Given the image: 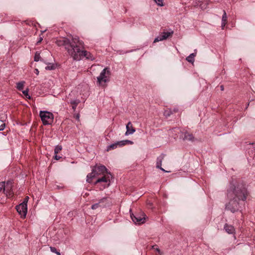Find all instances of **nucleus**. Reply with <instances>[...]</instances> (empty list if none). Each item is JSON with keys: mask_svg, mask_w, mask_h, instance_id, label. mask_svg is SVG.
Masks as SVG:
<instances>
[{"mask_svg": "<svg viewBox=\"0 0 255 255\" xmlns=\"http://www.w3.org/2000/svg\"><path fill=\"white\" fill-rule=\"evenodd\" d=\"M250 193L246 185L243 182L232 180L227 190V195L229 199L236 198L238 201H245Z\"/></svg>", "mask_w": 255, "mask_h": 255, "instance_id": "1", "label": "nucleus"}, {"mask_svg": "<svg viewBox=\"0 0 255 255\" xmlns=\"http://www.w3.org/2000/svg\"><path fill=\"white\" fill-rule=\"evenodd\" d=\"M74 41V42L77 44L76 45L75 51L72 56L74 60L79 61L84 57L89 60L93 61L95 60V57L93 54L86 50H82L84 45V42L82 40L75 38Z\"/></svg>", "mask_w": 255, "mask_h": 255, "instance_id": "2", "label": "nucleus"}, {"mask_svg": "<svg viewBox=\"0 0 255 255\" xmlns=\"http://www.w3.org/2000/svg\"><path fill=\"white\" fill-rule=\"evenodd\" d=\"M75 38L80 39L77 36H72L71 41L67 38L62 37L57 39L55 42L58 46H64L69 55L72 57L77 45L74 42Z\"/></svg>", "mask_w": 255, "mask_h": 255, "instance_id": "3", "label": "nucleus"}, {"mask_svg": "<svg viewBox=\"0 0 255 255\" xmlns=\"http://www.w3.org/2000/svg\"><path fill=\"white\" fill-rule=\"evenodd\" d=\"M112 178L113 176L111 173H107L103 175L102 177H98L94 184L98 186L99 190H103L110 186L111 183L110 180Z\"/></svg>", "mask_w": 255, "mask_h": 255, "instance_id": "4", "label": "nucleus"}, {"mask_svg": "<svg viewBox=\"0 0 255 255\" xmlns=\"http://www.w3.org/2000/svg\"><path fill=\"white\" fill-rule=\"evenodd\" d=\"M111 73L109 68H104L100 73V75L97 77V83L99 85H102L103 83L109 82L110 80Z\"/></svg>", "mask_w": 255, "mask_h": 255, "instance_id": "5", "label": "nucleus"}, {"mask_svg": "<svg viewBox=\"0 0 255 255\" xmlns=\"http://www.w3.org/2000/svg\"><path fill=\"white\" fill-rule=\"evenodd\" d=\"M39 116L43 125H47L51 124L53 122V114L47 111H40Z\"/></svg>", "mask_w": 255, "mask_h": 255, "instance_id": "6", "label": "nucleus"}, {"mask_svg": "<svg viewBox=\"0 0 255 255\" xmlns=\"http://www.w3.org/2000/svg\"><path fill=\"white\" fill-rule=\"evenodd\" d=\"M130 217L132 221L136 224L140 225L145 222L146 215L141 211L134 214L132 213L130 214Z\"/></svg>", "mask_w": 255, "mask_h": 255, "instance_id": "7", "label": "nucleus"}, {"mask_svg": "<svg viewBox=\"0 0 255 255\" xmlns=\"http://www.w3.org/2000/svg\"><path fill=\"white\" fill-rule=\"evenodd\" d=\"M239 201L236 198L230 199V201L226 205V209L232 213L239 210Z\"/></svg>", "mask_w": 255, "mask_h": 255, "instance_id": "8", "label": "nucleus"}, {"mask_svg": "<svg viewBox=\"0 0 255 255\" xmlns=\"http://www.w3.org/2000/svg\"><path fill=\"white\" fill-rule=\"evenodd\" d=\"M173 34V31L172 30L168 32L163 31L162 32H161L159 35L154 39L153 42L156 43L159 42V41L165 40L168 38L171 37Z\"/></svg>", "mask_w": 255, "mask_h": 255, "instance_id": "9", "label": "nucleus"}, {"mask_svg": "<svg viewBox=\"0 0 255 255\" xmlns=\"http://www.w3.org/2000/svg\"><path fill=\"white\" fill-rule=\"evenodd\" d=\"M12 182L11 181H8L4 183V192L6 194V196L8 198H12L13 196V192L12 190Z\"/></svg>", "mask_w": 255, "mask_h": 255, "instance_id": "10", "label": "nucleus"}, {"mask_svg": "<svg viewBox=\"0 0 255 255\" xmlns=\"http://www.w3.org/2000/svg\"><path fill=\"white\" fill-rule=\"evenodd\" d=\"M16 209L17 212L23 218H25L27 213V205L25 204V201L23 202L16 206Z\"/></svg>", "mask_w": 255, "mask_h": 255, "instance_id": "11", "label": "nucleus"}, {"mask_svg": "<svg viewBox=\"0 0 255 255\" xmlns=\"http://www.w3.org/2000/svg\"><path fill=\"white\" fill-rule=\"evenodd\" d=\"M93 171L97 176L99 175H103L107 173H109L107 168L104 165L94 166L93 168Z\"/></svg>", "mask_w": 255, "mask_h": 255, "instance_id": "12", "label": "nucleus"}, {"mask_svg": "<svg viewBox=\"0 0 255 255\" xmlns=\"http://www.w3.org/2000/svg\"><path fill=\"white\" fill-rule=\"evenodd\" d=\"M108 201V199L107 198H103L100 199L98 203L92 205L91 208L93 210H95L99 207H105Z\"/></svg>", "mask_w": 255, "mask_h": 255, "instance_id": "13", "label": "nucleus"}, {"mask_svg": "<svg viewBox=\"0 0 255 255\" xmlns=\"http://www.w3.org/2000/svg\"><path fill=\"white\" fill-rule=\"evenodd\" d=\"M165 155L164 154H161L159 156H158L157 158L156 166V168L161 169L163 172H168V171L165 170L164 169H163L161 167L162 162L165 157Z\"/></svg>", "mask_w": 255, "mask_h": 255, "instance_id": "14", "label": "nucleus"}, {"mask_svg": "<svg viewBox=\"0 0 255 255\" xmlns=\"http://www.w3.org/2000/svg\"><path fill=\"white\" fill-rule=\"evenodd\" d=\"M127 131L125 133L126 135L132 134L135 131V128L132 127V124L129 122L126 126Z\"/></svg>", "mask_w": 255, "mask_h": 255, "instance_id": "15", "label": "nucleus"}, {"mask_svg": "<svg viewBox=\"0 0 255 255\" xmlns=\"http://www.w3.org/2000/svg\"><path fill=\"white\" fill-rule=\"evenodd\" d=\"M224 229L225 231L229 234H235V229L234 226L231 225H229L228 224H225L224 226Z\"/></svg>", "mask_w": 255, "mask_h": 255, "instance_id": "16", "label": "nucleus"}, {"mask_svg": "<svg viewBox=\"0 0 255 255\" xmlns=\"http://www.w3.org/2000/svg\"><path fill=\"white\" fill-rule=\"evenodd\" d=\"M183 139L187 140L191 142H194L196 140L193 134L188 131H185L184 132V136L183 137Z\"/></svg>", "mask_w": 255, "mask_h": 255, "instance_id": "17", "label": "nucleus"}, {"mask_svg": "<svg viewBox=\"0 0 255 255\" xmlns=\"http://www.w3.org/2000/svg\"><path fill=\"white\" fill-rule=\"evenodd\" d=\"M227 22V14L225 11V10H224V13L222 16V29H224V27L225 26Z\"/></svg>", "mask_w": 255, "mask_h": 255, "instance_id": "18", "label": "nucleus"}, {"mask_svg": "<svg viewBox=\"0 0 255 255\" xmlns=\"http://www.w3.org/2000/svg\"><path fill=\"white\" fill-rule=\"evenodd\" d=\"M97 176L94 172L92 171V172L90 173H89L87 176V181L88 183H91L92 181V179L96 177Z\"/></svg>", "mask_w": 255, "mask_h": 255, "instance_id": "19", "label": "nucleus"}, {"mask_svg": "<svg viewBox=\"0 0 255 255\" xmlns=\"http://www.w3.org/2000/svg\"><path fill=\"white\" fill-rule=\"evenodd\" d=\"M118 146H120V144L119 143V141L109 145L107 147V151H109L110 150L116 149Z\"/></svg>", "mask_w": 255, "mask_h": 255, "instance_id": "20", "label": "nucleus"}, {"mask_svg": "<svg viewBox=\"0 0 255 255\" xmlns=\"http://www.w3.org/2000/svg\"><path fill=\"white\" fill-rule=\"evenodd\" d=\"M196 52L191 53L186 58V60L190 63H193L194 61V57L196 56Z\"/></svg>", "mask_w": 255, "mask_h": 255, "instance_id": "21", "label": "nucleus"}, {"mask_svg": "<svg viewBox=\"0 0 255 255\" xmlns=\"http://www.w3.org/2000/svg\"><path fill=\"white\" fill-rule=\"evenodd\" d=\"M79 103L80 101L79 100H71L70 101V103L72 105V109L74 111L76 110V107Z\"/></svg>", "mask_w": 255, "mask_h": 255, "instance_id": "22", "label": "nucleus"}, {"mask_svg": "<svg viewBox=\"0 0 255 255\" xmlns=\"http://www.w3.org/2000/svg\"><path fill=\"white\" fill-rule=\"evenodd\" d=\"M119 143H120V146H123L126 144H133V141L129 140H128V139L120 141H119Z\"/></svg>", "mask_w": 255, "mask_h": 255, "instance_id": "23", "label": "nucleus"}, {"mask_svg": "<svg viewBox=\"0 0 255 255\" xmlns=\"http://www.w3.org/2000/svg\"><path fill=\"white\" fill-rule=\"evenodd\" d=\"M24 83L25 82L24 81H21L17 83L16 84V88L18 90L21 91L23 89Z\"/></svg>", "mask_w": 255, "mask_h": 255, "instance_id": "24", "label": "nucleus"}, {"mask_svg": "<svg viewBox=\"0 0 255 255\" xmlns=\"http://www.w3.org/2000/svg\"><path fill=\"white\" fill-rule=\"evenodd\" d=\"M62 149L61 145H57L54 149V154H57Z\"/></svg>", "mask_w": 255, "mask_h": 255, "instance_id": "25", "label": "nucleus"}, {"mask_svg": "<svg viewBox=\"0 0 255 255\" xmlns=\"http://www.w3.org/2000/svg\"><path fill=\"white\" fill-rule=\"evenodd\" d=\"M55 66L54 64H49L45 67V69L47 70H52L55 69Z\"/></svg>", "mask_w": 255, "mask_h": 255, "instance_id": "26", "label": "nucleus"}, {"mask_svg": "<svg viewBox=\"0 0 255 255\" xmlns=\"http://www.w3.org/2000/svg\"><path fill=\"white\" fill-rule=\"evenodd\" d=\"M199 6L200 8L202 9H205L207 7L208 3H204V2H199Z\"/></svg>", "mask_w": 255, "mask_h": 255, "instance_id": "27", "label": "nucleus"}, {"mask_svg": "<svg viewBox=\"0 0 255 255\" xmlns=\"http://www.w3.org/2000/svg\"><path fill=\"white\" fill-rule=\"evenodd\" d=\"M50 249L51 252L56 254L58 255H60L59 252L57 251L55 247H50Z\"/></svg>", "mask_w": 255, "mask_h": 255, "instance_id": "28", "label": "nucleus"}, {"mask_svg": "<svg viewBox=\"0 0 255 255\" xmlns=\"http://www.w3.org/2000/svg\"><path fill=\"white\" fill-rule=\"evenodd\" d=\"M40 58V53L38 52H36L34 55V61H38Z\"/></svg>", "mask_w": 255, "mask_h": 255, "instance_id": "29", "label": "nucleus"}, {"mask_svg": "<svg viewBox=\"0 0 255 255\" xmlns=\"http://www.w3.org/2000/svg\"><path fill=\"white\" fill-rule=\"evenodd\" d=\"M172 114H173V112L171 109H170L169 111H165L164 112V115L167 117H169Z\"/></svg>", "mask_w": 255, "mask_h": 255, "instance_id": "30", "label": "nucleus"}, {"mask_svg": "<svg viewBox=\"0 0 255 255\" xmlns=\"http://www.w3.org/2000/svg\"><path fill=\"white\" fill-rule=\"evenodd\" d=\"M154 1L156 3V4L159 6H163V0H154Z\"/></svg>", "mask_w": 255, "mask_h": 255, "instance_id": "31", "label": "nucleus"}, {"mask_svg": "<svg viewBox=\"0 0 255 255\" xmlns=\"http://www.w3.org/2000/svg\"><path fill=\"white\" fill-rule=\"evenodd\" d=\"M28 90H24L22 91V93L26 96V98L30 99V96L28 94Z\"/></svg>", "mask_w": 255, "mask_h": 255, "instance_id": "32", "label": "nucleus"}, {"mask_svg": "<svg viewBox=\"0 0 255 255\" xmlns=\"http://www.w3.org/2000/svg\"><path fill=\"white\" fill-rule=\"evenodd\" d=\"M4 182H2L0 183V191L2 190L4 191Z\"/></svg>", "mask_w": 255, "mask_h": 255, "instance_id": "33", "label": "nucleus"}, {"mask_svg": "<svg viewBox=\"0 0 255 255\" xmlns=\"http://www.w3.org/2000/svg\"><path fill=\"white\" fill-rule=\"evenodd\" d=\"M5 124H2L0 125V131L3 130L5 128Z\"/></svg>", "mask_w": 255, "mask_h": 255, "instance_id": "34", "label": "nucleus"}, {"mask_svg": "<svg viewBox=\"0 0 255 255\" xmlns=\"http://www.w3.org/2000/svg\"><path fill=\"white\" fill-rule=\"evenodd\" d=\"M54 159L55 160H58L60 159L61 158V157L60 156L57 155V154H55V156H54Z\"/></svg>", "mask_w": 255, "mask_h": 255, "instance_id": "35", "label": "nucleus"}, {"mask_svg": "<svg viewBox=\"0 0 255 255\" xmlns=\"http://www.w3.org/2000/svg\"><path fill=\"white\" fill-rule=\"evenodd\" d=\"M152 248L153 249L156 250L158 253L160 252V250L158 248H157V246L156 245L152 246Z\"/></svg>", "mask_w": 255, "mask_h": 255, "instance_id": "36", "label": "nucleus"}, {"mask_svg": "<svg viewBox=\"0 0 255 255\" xmlns=\"http://www.w3.org/2000/svg\"><path fill=\"white\" fill-rule=\"evenodd\" d=\"M28 196H26L24 199V201L23 202H25V204L27 205V203L28 202Z\"/></svg>", "mask_w": 255, "mask_h": 255, "instance_id": "37", "label": "nucleus"}, {"mask_svg": "<svg viewBox=\"0 0 255 255\" xmlns=\"http://www.w3.org/2000/svg\"><path fill=\"white\" fill-rule=\"evenodd\" d=\"M34 73L36 74V75H38L39 74V71L37 69H35L34 70Z\"/></svg>", "mask_w": 255, "mask_h": 255, "instance_id": "38", "label": "nucleus"}, {"mask_svg": "<svg viewBox=\"0 0 255 255\" xmlns=\"http://www.w3.org/2000/svg\"><path fill=\"white\" fill-rule=\"evenodd\" d=\"M172 111L173 113H176L178 111V109L177 108H174Z\"/></svg>", "mask_w": 255, "mask_h": 255, "instance_id": "39", "label": "nucleus"}, {"mask_svg": "<svg viewBox=\"0 0 255 255\" xmlns=\"http://www.w3.org/2000/svg\"><path fill=\"white\" fill-rule=\"evenodd\" d=\"M220 88H221V90L222 91H223V90H224V86H223V85H221V86H220Z\"/></svg>", "mask_w": 255, "mask_h": 255, "instance_id": "40", "label": "nucleus"}, {"mask_svg": "<svg viewBox=\"0 0 255 255\" xmlns=\"http://www.w3.org/2000/svg\"><path fill=\"white\" fill-rule=\"evenodd\" d=\"M76 119H77V120H78V119H79V115H77L76 116Z\"/></svg>", "mask_w": 255, "mask_h": 255, "instance_id": "41", "label": "nucleus"}, {"mask_svg": "<svg viewBox=\"0 0 255 255\" xmlns=\"http://www.w3.org/2000/svg\"><path fill=\"white\" fill-rule=\"evenodd\" d=\"M42 38H41L40 39H39V41L38 42H40L42 40Z\"/></svg>", "mask_w": 255, "mask_h": 255, "instance_id": "42", "label": "nucleus"}, {"mask_svg": "<svg viewBox=\"0 0 255 255\" xmlns=\"http://www.w3.org/2000/svg\"><path fill=\"white\" fill-rule=\"evenodd\" d=\"M176 129H177V128H175L173 129V130H176Z\"/></svg>", "mask_w": 255, "mask_h": 255, "instance_id": "43", "label": "nucleus"}, {"mask_svg": "<svg viewBox=\"0 0 255 255\" xmlns=\"http://www.w3.org/2000/svg\"><path fill=\"white\" fill-rule=\"evenodd\" d=\"M254 148L255 149V146H254Z\"/></svg>", "mask_w": 255, "mask_h": 255, "instance_id": "44", "label": "nucleus"}]
</instances>
